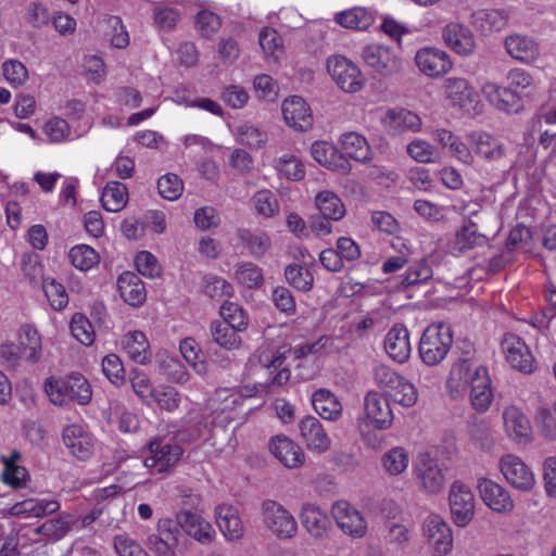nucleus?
Here are the masks:
<instances>
[{
  "mask_svg": "<svg viewBox=\"0 0 556 556\" xmlns=\"http://www.w3.org/2000/svg\"><path fill=\"white\" fill-rule=\"evenodd\" d=\"M453 344V333L448 325H430L419 341V356L428 366L440 364L448 354Z\"/></svg>",
  "mask_w": 556,
  "mask_h": 556,
  "instance_id": "1",
  "label": "nucleus"
},
{
  "mask_svg": "<svg viewBox=\"0 0 556 556\" xmlns=\"http://www.w3.org/2000/svg\"><path fill=\"white\" fill-rule=\"evenodd\" d=\"M144 466L152 473H167L179 463L184 448L175 437L154 438L148 444Z\"/></svg>",
  "mask_w": 556,
  "mask_h": 556,
  "instance_id": "2",
  "label": "nucleus"
},
{
  "mask_svg": "<svg viewBox=\"0 0 556 556\" xmlns=\"http://www.w3.org/2000/svg\"><path fill=\"white\" fill-rule=\"evenodd\" d=\"M372 376L377 386L384 389L396 403L410 407L417 402L418 393L415 386L390 366L376 365L372 369Z\"/></svg>",
  "mask_w": 556,
  "mask_h": 556,
  "instance_id": "3",
  "label": "nucleus"
},
{
  "mask_svg": "<svg viewBox=\"0 0 556 556\" xmlns=\"http://www.w3.org/2000/svg\"><path fill=\"white\" fill-rule=\"evenodd\" d=\"M263 526L278 539H292L298 532L294 516L281 503L275 500H264L261 504Z\"/></svg>",
  "mask_w": 556,
  "mask_h": 556,
  "instance_id": "4",
  "label": "nucleus"
},
{
  "mask_svg": "<svg viewBox=\"0 0 556 556\" xmlns=\"http://www.w3.org/2000/svg\"><path fill=\"white\" fill-rule=\"evenodd\" d=\"M156 531L147 539V546L153 556H178L182 552L180 526L170 518H162Z\"/></svg>",
  "mask_w": 556,
  "mask_h": 556,
  "instance_id": "5",
  "label": "nucleus"
},
{
  "mask_svg": "<svg viewBox=\"0 0 556 556\" xmlns=\"http://www.w3.org/2000/svg\"><path fill=\"white\" fill-rule=\"evenodd\" d=\"M413 472L419 490L439 494L445 485V473L439 460L427 452L419 453L413 462Z\"/></svg>",
  "mask_w": 556,
  "mask_h": 556,
  "instance_id": "6",
  "label": "nucleus"
},
{
  "mask_svg": "<svg viewBox=\"0 0 556 556\" xmlns=\"http://www.w3.org/2000/svg\"><path fill=\"white\" fill-rule=\"evenodd\" d=\"M327 71L337 86L344 92L361 91L366 83L359 67L342 55H333L327 61Z\"/></svg>",
  "mask_w": 556,
  "mask_h": 556,
  "instance_id": "7",
  "label": "nucleus"
},
{
  "mask_svg": "<svg viewBox=\"0 0 556 556\" xmlns=\"http://www.w3.org/2000/svg\"><path fill=\"white\" fill-rule=\"evenodd\" d=\"M448 504L454 523L466 527L475 516L476 501L472 491L460 481H454L448 492Z\"/></svg>",
  "mask_w": 556,
  "mask_h": 556,
  "instance_id": "8",
  "label": "nucleus"
},
{
  "mask_svg": "<svg viewBox=\"0 0 556 556\" xmlns=\"http://www.w3.org/2000/svg\"><path fill=\"white\" fill-rule=\"evenodd\" d=\"M501 346L505 359L511 368L525 375L535 371V358L520 337L514 333H506L502 339Z\"/></svg>",
  "mask_w": 556,
  "mask_h": 556,
  "instance_id": "9",
  "label": "nucleus"
},
{
  "mask_svg": "<svg viewBox=\"0 0 556 556\" xmlns=\"http://www.w3.org/2000/svg\"><path fill=\"white\" fill-rule=\"evenodd\" d=\"M498 468L505 480L514 489L529 492L534 488L535 476L520 457L506 454L500 458Z\"/></svg>",
  "mask_w": 556,
  "mask_h": 556,
  "instance_id": "10",
  "label": "nucleus"
},
{
  "mask_svg": "<svg viewBox=\"0 0 556 556\" xmlns=\"http://www.w3.org/2000/svg\"><path fill=\"white\" fill-rule=\"evenodd\" d=\"M477 490L483 504L497 514H509L515 508L509 491L498 482L481 477L477 480Z\"/></svg>",
  "mask_w": 556,
  "mask_h": 556,
  "instance_id": "11",
  "label": "nucleus"
},
{
  "mask_svg": "<svg viewBox=\"0 0 556 556\" xmlns=\"http://www.w3.org/2000/svg\"><path fill=\"white\" fill-rule=\"evenodd\" d=\"M361 55L367 66L384 77L402 68V60L389 47L382 45H367L362 49Z\"/></svg>",
  "mask_w": 556,
  "mask_h": 556,
  "instance_id": "12",
  "label": "nucleus"
},
{
  "mask_svg": "<svg viewBox=\"0 0 556 556\" xmlns=\"http://www.w3.org/2000/svg\"><path fill=\"white\" fill-rule=\"evenodd\" d=\"M493 399L494 394L489 369L483 365H479L475 368L470 379V404L476 412L485 413L489 410Z\"/></svg>",
  "mask_w": 556,
  "mask_h": 556,
  "instance_id": "13",
  "label": "nucleus"
},
{
  "mask_svg": "<svg viewBox=\"0 0 556 556\" xmlns=\"http://www.w3.org/2000/svg\"><path fill=\"white\" fill-rule=\"evenodd\" d=\"M415 62L418 70L426 76L439 78L447 74L453 63L450 55L438 48H422L416 52Z\"/></svg>",
  "mask_w": 556,
  "mask_h": 556,
  "instance_id": "14",
  "label": "nucleus"
},
{
  "mask_svg": "<svg viewBox=\"0 0 556 556\" xmlns=\"http://www.w3.org/2000/svg\"><path fill=\"white\" fill-rule=\"evenodd\" d=\"M331 514L338 527L348 535L362 538L367 531V523L362 514L350 503L338 501L332 505Z\"/></svg>",
  "mask_w": 556,
  "mask_h": 556,
  "instance_id": "15",
  "label": "nucleus"
},
{
  "mask_svg": "<svg viewBox=\"0 0 556 556\" xmlns=\"http://www.w3.org/2000/svg\"><path fill=\"white\" fill-rule=\"evenodd\" d=\"M298 429L308 451L324 454L330 448L331 439L316 417L305 416L299 421Z\"/></svg>",
  "mask_w": 556,
  "mask_h": 556,
  "instance_id": "16",
  "label": "nucleus"
},
{
  "mask_svg": "<svg viewBox=\"0 0 556 556\" xmlns=\"http://www.w3.org/2000/svg\"><path fill=\"white\" fill-rule=\"evenodd\" d=\"M285 123L295 131H307L313 127L314 118L309 105L304 99L293 96L282 103Z\"/></svg>",
  "mask_w": 556,
  "mask_h": 556,
  "instance_id": "17",
  "label": "nucleus"
},
{
  "mask_svg": "<svg viewBox=\"0 0 556 556\" xmlns=\"http://www.w3.org/2000/svg\"><path fill=\"white\" fill-rule=\"evenodd\" d=\"M424 533L438 555H446L453 543L452 530L439 515H429L424 522Z\"/></svg>",
  "mask_w": 556,
  "mask_h": 556,
  "instance_id": "18",
  "label": "nucleus"
},
{
  "mask_svg": "<svg viewBox=\"0 0 556 556\" xmlns=\"http://www.w3.org/2000/svg\"><path fill=\"white\" fill-rule=\"evenodd\" d=\"M366 419L379 430L388 429L393 421V414L387 397L377 391H369L364 399Z\"/></svg>",
  "mask_w": 556,
  "mask_h": 556,
  "instance_id": "19",
  "label": "nucleus"
},
{
  "mask_svg": "<svg viewBox=\"0 0 556 556\" xmlns=\"http://www.w3.org/2000/svg\"><path fill=\"white\" fill-rule=\"evenodd\" d=\"M62 437L65 446L76 458L85 460L93 454L94 439L83 426L73 424L65 427Z\"/></svg>",
  "mask_w": 556,
  "mask_h": 556,
  "instance_id": "20",
  "label": "nucleus"
},
{
  "mask_svg": "<svg viewBox=\"0 0 556 556\" xmlns=\"http://www.w3.org/2000/svg\"><path fill=\"white\" fill-rule=\"evenodd\" d=\"M481 91L486 100L500 111L518 113L523 108L520 94L509 87H501L495 83H485Z\"/></svg>",
  "mask_w": 556,
  "mask_h": 556,
  "instance_id": "21",
  "label": "nucleus"
},
{
  "mask_svg": "<svg viewBox=\"0 0 556 556\" xmlns=\"http://www.w3.org/2000/svg\"><path fill=\"white\" fill-rule=\"evenodd\" d=\"M381 124L391 136H399L406 131H418L421 127L420 117L405 109H389L381 116Z\"/></svg>",
  "mask_w": 556,
  "mask_h": 556,
  "instance_id": "22",
  "label": "nucleus"
},
{
  "mask_svg": "<svg viewBox=\"0 0 556 556\" xmlns=\"http://www.w3.org/2000/svg\"><path fill=\"white\" fill-rule=\"evenodd\" d=\"M271 454L287 468H300L305 462L302 447L286 435H277L269 442Z\"/></svg>",
  "mask_w": 556,
  "mask_h": 556,
  "instance_id": "23",
  "label": "nucleus"
},
{
  "mask_svg": "<svg viewBox=\"0 0 556 556\" xmlns=\"http://www.w3.org/2000/svg\"><path fill=\"white\" fill-rule=\"evenodd\" d=\"M503 420L505 432L513 441L519 444H526L531 441V424L519 407L515 405L505 407Z\"/></svg>",
  "mask_w": 556,
  "mask_h": 556,
  "instance_id": "24",
  "label": "nucleus"
},
{
  "mask_svg": "<svg viewBox=\"0 0 556 556\" xmlns=\"http://www.w3.org/2000/svg\"><path fill=\"white\" fill-rule=\"evenodd\" d=\"M468 142L475 153L486 162H496L506 155L505 143L488 132H472L468 136Z\"/></svg>",
  "mask_w": 556,
  "mask_h": 556,
  "instance_id": "25",
  "label": "nucleus"
},
{
  "mask_svg": "<svg viewBox=\"0 0 556 556\" xmlns=\"http://www.w3.org/2000/svg\"><path fill=\"white\" fill-rule=\"evenodd\" d=\"M176 519L180 529L198 542L207 544L213 541L215 530L212 525L200 515L190 510H181L176 514Z\"/></svg>",
  "mask_w": 556,
  "mask_h": 556,
  "instance_id": "26",
  "label": "nucleus"
},
{
  "mask_svg": "<svg viewBox=\"0 0 556 556\" xmlns=\"http://www.w3.org/2000/svg\"><path fill=\"white\" fill-rule=\"evenodd\" d=\"M444 43L460 55H469L475 50V39L471 31L464 25L452 22L442 29Z\"/></svg>",
  "mask_w": 556,
  "mask_h": 556,
  "instance_id": "27",
  "label": "nucleus"
},
{
  "mask_svg": "<svg viewBox=\"0 0 556 556\" xmlns=\"http://www.w3.org/2000/svg\"><path fill=\"white\" fill-rule=\"evenodd\" d=\"M384 350L393 361L405 363L412 352L408 329L403 325H394L386 334Z\"/></svg>",
  "mask_w": 556,
  "mask_h": 556,
  "instance_id": "28",
  "label": "nucleus"
},
{
  "mask_svg": "<svg viewBox=\"0 0 556 556\" xmlns=\"http://www.w3.org/2000/svg\"><path fill=\"white\" fill-rule=\"evenodd\" d=\"M507 53L521 63H531L539 59V43L530 36L514 34L505 39Z\"/></svg>",
  "mask_w": 556,
  "mask_h": 556,
  "instance_id": "29",
  "label": "nucleus"
},
{
  "mask_svg": "<svg viewBox=\"0 0 556 556\" xmlns=\"http://www.w3.org/2000/svg\"><path fill=\"white\" fill-rule=\"evenodd\" d=\"M60 509V503L56 500H37L28 498L15 503L8 511L9 516L18 518L36 517L41 518L53 514Z\"/></svg>",
  "mask_w": 556,
  "mask_h": 556,
  "instance_id": "30",
  "label": "nucleus"
},
{
  "mask_svg": "<svg viewBox=\"0 0 556 556\" xmlns=\"http://www.w3.org/2000/svg\"><path fill=\"white\" fill-rule=\"evenodd\" d=\"M300 520L312 538L320 540L327 536L330 520L318 506L311 503L303 504Z\"/></svg>",
  "mask_w": 556,
  "mask_h": 556,
  "instance_id": "31",
  "label": "nucleus"
},
{
  "mask_svg": "<svg viewBox=\"0 0 556 556\" xmlns=\"http://www.w3.org/2000/svg\"><path fill=\"white\" fill-rule=\"evenodd\" d=\"M215 519L227 540H238L243 535L244 527L236 507L227 504L218 505L215 508Z\"/></svg>",
  "mask_w": 556,
  "mask_h": 556,
  "instance_id": "32",
  "label": "nucleus"
},
{
  "mask_svg": "<svg viewBox=\"0 0 556 556\" xmlns=\"http://www.w3.org/2000/svg\"><path fill=\"white\" fill-rule=\"evenodd\" d=\"M488 242V237L479 230L478 225L470 217H467L456 231L454 249L463 253L475 248L484 247Z\"/></svg>",
  "mask_w": 556,
  "mask_h": 556,
  "instance_id": "33",
  "label": "nucleus"
},
{
  "mask_svg": "<svg viewBox=\"0 0 556 556\" xmlns=\"http://www.w3.org/2000/svg\"><path fill=\"white\" fill-rule=\"evenodd\" d=\"M314 410L325 420L337 421L341 418L343 406L339 399L327 389H318L312 394Z\"/></svg>",
  "mask_w": 556,
  "mask_h": 556,
  "instance_id": "34",
  "label": "nucleus"
},
{
  "mask_svg": "<svg viewBox=\"0 0 556 556\" xmlns=\"http://www.w3.org/2000/svg\"><path fill=\"white\" fill-rule=\"evenodd\" d=\"M122 299L131 306H140L147 298L143 281L134 273L125 271L117 280Z\"/></svg>",
  "mask_w": 556,
  "mask_h": 556,
  "instance_id": "35",
  "label": "nucleus"
},
{
  "mask_svg": "<svg viewBox=\"0 0 556 556\" xmlns=\"http://www.w3.org/2000/svg\"><path fill=\"white\" fill-rule=\"evenodd\" d=\"M17 346L25 359L29 364H36L40 361L42 354L41 338L36 328L30 325H23L18 330Z\"/></svg>",
  "mask_w": 556,
  "mask_h": 556,
  "instance_id": "36",
  "label": "nucleus"
},
{
  "mask_svg": "<svg viewBox=\"0 0 556 556\" xmlns=\"http://www.w3.org/2000/svg\"><path fill=\"white\" fill-rule=\"evenodd\" d=\"M443 89L454 106L465 109L475 100V90L465 78L448 77L444 80Z\"/></svg>",
  "mask_w": 556,
  "mask_h": 556,
  "instance_id": "37",
  "label": "nucleus"
},
{
  "mask_svg": "<svg viewBox=\"0 0 556 556\" xmlns=\"http://www.w3.org/2000/svg\"><path fill=\"white\" fill-rule=\"evenodd\" d=\"M334 21L348 29L365 30L374 24L375 13L370 9L355 7L337 13Z\"/></svg>",
  "mask_w": 556,
  "mask_h": 556,
  "instance_id": "38",
  "label": "nucleus"
},
{
  "mask_svg": "<svg viewBox=\"0 0 556 556\" xmlns=\"http://www.w3.org/2000/svg\"><path fill=\"white\" fill-rule=\"evenodd\" d=\"M76 521L77 518L74 515L62 513L37 527L35 533L45 536L47 541L55 542L63 539Z\"/></svg>",
  "mask_w": 556,
  "mask_h": 556,
  "instance_id": "39",
  "label": "nucleus"
},
{
  "mask_svg": "<svg viewBox=\"0 0 556 556\" xmlns=\"http://www.w3.org/2000/svg\"><path fill=\"white\" fill-rule=\"evenodd\" d=\"M124 350L138 364L146 365L151 361L150 344L142 331L134 330L125 334Z\"/></svg>",
  "mask_w": 556,
  "mask_h": 556,
  "instance_id": "40",
  "label": "nucleus"
},
{
  "mask_svg": "<svg viewBox=\"0 0 556 556\" xmlns=\"http://www.w3.org/2000/svg\"><path fill=\"white\" fill-rule=\"evenodd\" d=\"M342 149L353 160L365 163L371 160V149L367 139L355 131L345 132L340 139Z\"/></svg>",
  "mask_w": 556,
  "mask_h": 556,
  "instance_id": "41",
  "label": "nucleus"
},
{
  "mask_svg": "<svg viewBox=\"0 0 556 556\" xmlns=\"http://www.w3.org/2000/svg\"><path fill=\"white\" fill-rule=\"evenodd\" d=\"M128 202L127 187L119 181H110L104 187L101 194V203L105 211L117 213L122 211Z\"/></svg>",
  "mask_w": 556,
  "mask_h": 556,
  "instance_id": "42",
  "label": "nucleus"
},
{
  "mask_svg": "<svg viewBox=\"0 0 556 556\" xmlns=\"http://www.w3.org/2000/svg\"><path fill=\"white\" fill-rule=\"evenodd\" d=\"M315 205L320 215L332 220H340L345 215V206L341 199L330 190H324L316 194Z\"/></svg>",
  "mask_w": 556,
  "mask_h": 556,
  "instance_id": "43",
  "label": "nucleus"
},
{
  "mask_svg": "<svg viewBox=\"0 0 556 556\" xmlns=\"http://www.w3.org/2000/svg\"><path fill=\"white\" fill-rule=\"evenodd\" d=\"M21 459L18 451H12L9 456H2L1 460L4 465L2 472V480L5 484L12 488H22L25 485L28 472L26 468L18 466L17 460Z\"/></svg>",
  "mask_w": 556,
  "mask_h": 556,
  "instance_id": "44",
  "label": "nucleus"
},
{
  "mask_svg": "<svg viewBox=\"0 0 556 556\" xmlns=\"http://www.w3.org/2000/svg\"><path fill=\"white\" fill-rule=\"evenodd\" d=\"M473 24L482 33L500 31L507 24V15L497 9H481L472 15Z\"/></svg>",
  "mask_w": 556,
  "mask_h": 556,
  "instance_id": "45",
  "label": "nucleus"
},
{
  "mask_svg": "<svg viewBox=\"0 0 556 556\" xmlns=\"http://www.w3.org/2000/svg\"><path fill=\"white\" fill-rule=\"evenodd\" d=\"M237 236L254 257H262L271 247L269 236L261 230L239 229Z\"/></svg>",
  "mask_w": 556,
  "mask_h": 556,
  "instance_id": "46",
  "label": "nucleus"
},
{
  "mask_svg": "<svg viewBox=\"0 0 556 556\" xmlns=\"http://www.w3.org/2000/svg\"><path fill=\"white\" fill-rule=\"evenodd\" d=\"M274 168L279 177L290 181H300L305 177V166L302 161L293 154H283L275 160Z\"/></svg>",
  "mask_w": 556,
  "mask_h": 556,
  "instance_id": "47",
  "label": "nucleus"
},
{
  "mask_svg": "<svg viewBox=\"0 0 556 556\" xmlns=\"http://www.w3.org/2000/svg\"><path fill=\"white\" fill-rule=\"evenodd\" d=\"M409 464L408 452L401 446L392 447L381 457V466L389 476H400L406 471Z\"/></svg>",
  "mask_w": 556,
  "mask_h": 556,
  "instance_id": "48",
  "label": "nucleus"
},
{
  "mask_svg": "<svg viewBox=\"0 0 556 556\" xmlns=\"http://www.w3.org/2000/svg\"><path fill=\"white\" fill-rule=\"evenodd\" d=\"M258 43L267 59L277 62L283 54V42L278 31L271 27H263L258 34Z\"/></svg>",
  "mask_w": 556,
  "mask_h": 556,
  "instance_id": "49",
  "label": "nucleus"
},
{
  "mask_svg": "<svg viewBox=\"0 0 556 556\" xmlns=\"http://www.w3.org/2000/svg\"><path fill=\"white\" fill-rule=\"evenodd\" d=\"M211 332L214 341L227 350L237 349L241 344L239 336V332L241 331L226 323H223L222 320H215L212 323Z\"/></svg>",
  "mask_w": 556,
  "mask_h": 556,
  "instance_id": "50",
  "label": "nucleus"
},
{
  "mask_svg": "<svg viewBox=\"0 0 556 556\" xmlns=\"http://www.w3.org/2000/svg\"><path fill=\"white\" fill-rule=\"evenodd\" d=\"M468 433L473 444L483 451H489L494 444L489 422L483 418H475L468 425Z\"/></svg>",
  "mask_w": 556,
  "mask_h": 556,
  "instance_id": "51",
  "label": "nucleus"
},
{
  "mask_svg": "<svg viewBox=\"0 0 556 556\" xmlns=\"http://www.w3.org/2000/svg\"><path fill=\"white\" fill-rule=\"evenodd\" d=\"M285 276L289 285L299 291L307 292L313 288L314 277L312 273L299 264L288 265L285 269Z\"/></svg>",
  "mask_w": 556,
  "mask_h": 556,
  "instance_id": "52",
  "label": "nucleus"
},
{
  "mask_svg": "<svg viewBox=\"0 0 556 556\" xmlns=\"http://www.w3.org/2000/svg\"><path fill=\"white\" fill-rule=\"evenodd\" d=\"M70 258L72 264L79 270L87 271L98 265L99 254L87 244H79L71 249Z\"/></svg>",
  "mask_w": 556,
  "mask_h": 556,
  "instance_id": "53",
  "label": "nucleus"
},
{
  "mask_svg": "<svg viewBox=\"0 0 556 556\" xmlns=\"http://www.w3.org/2000/svg\"><path fill=\"white\" fill-rule=\"evenodd\" d=\"M252 204L256 214L266 218L273 217L279 212L278 200L268 189L256 191L252 198Z\"/></svg>",
  "mask_w": 556,
  "mask_h": 556,
  "instance_id": "54",
  "label": "nucleus"
},
{
  "mask_svg": "<svg viewBox=\"0 0 556 556\" xmlns=\"http://www.w3.org/2000/svg\"><path fill=\"white\" fill-rule=\"evenodd\" d=\"M70 400L80 405L91 401L92 391L88 380L79 374H72L67 377Z\"/></svg>",
  "mask_w": 556,
  "mask_h": 556,
  "instance_id": "55",
  "label": "nucleus"
},
{
  "mask_svg": "<svg viewBox=\"0 0 556 556\" xmlns=\"http://www.w3.org/2000/svg\"><path fill=\"white\" fill-rule=\"evenodd\" d=\"M180 352L186 362L199 375H204L207 370L203 355L200 353L198 343L192 338H186L180 342Z\"/></svg>",
  "mask_w": 556,
  "mask_h": 556,
  "instance_id": "56",
  "label": "nucleus"
},
{
  "mask_svg": "<svg viewBox=\"0 0 556 556\" xmlns=\"http://www.w3.org/2000/svg\"><path fill=\"white\" fill-rule=\"evenodd\" d=\"M288 352L290 349L286 346L274 349L269 344H265L257 350L256 356L263 367L277 370L283 365Z\"/></svg>",
  "mask_w": 556,
  "mask_h": 556,
  "instance_id": "57",
  "label": "nucleus"
},
{
  "mask_svg": "<svg viewBox=\"0 0 556 556\" xmlns=\"http://www.w3.org/2000/svg\"><path fill=\"white\" fill-rule=\"evenodd\" d=\"M235 276L239 283L250 289L261 287L264 281L262 269L251 262L238 265Z\"/></svg>",
  "mask_w": 556,
  "mask_h": 556,
  "instance_id": "58",
  "label": "nucleus"
},
{
  "mask_svg": "<svg viewBox=\"0 0 556 556\" xmlns=\"http://www.w3.org/2000/svg\"><path fill=\"white\" fill-rule=\"evenodd\" d=\"M70 328L73 337L81 344L89 346L93 343L94 330L91 323L85 315L80 313L74 314Z\"/></svg>",
  "mask_w": 556,
  "mask_h": 556,
  "instance_id": "59",
  "label": "nucleus"
},
{
  "mask_svg": "<svg viewBox=\"0 0 556 556\" xmlns=\"http://www.w3.org/2000/svg\"><path fill=\"white\" fill-rule=\"evenodd\" d=\"M43 292L54 309H63L68 303V295L63 285L54 278H43Z\"/></svg>",
  "mask_w": 556,
  "mask_h": 556,
  "instance_id": "60",
  "label": "nucleus"
},
{
  "mask_svg": "<svg viewBox=\"0 0 556 556\" xmlns=\"http://www.w3.org/2000/svg\"><path fill=\"white\" fill-rule=\"evenodd\" d=\"M237 141L250 148L260 149L267 141V134L253 125L244 124L237 128Z\"/></svg>",
  "mask_w": 556,
  "mask_h": 556,
  "instance_id": "61",
  "label": "nucleus"
},
{
  "mask_svg": "<svg viewBox=\"0 0 556 556\" xmlns=\"http://www.w3.org/2000/svg\"><path fill=\"white\" fill-rule=\"evenodd\" d=\"M220 315L223 323L230 325L237 330L243 331L248 327V317L237 303L225 301L220 306Z\"/></svg>",
  "mask_w": 556,
  "mask_h": 556,
  "instance_id": "62",
  "label": "nucleus"
},
{
  "mask_svg": "<svg viewBox=\"0 0 556 556\" xmlns=\"http://www.w3.org/2000/svg\"><path fill=\"white\" fill-rule=\"evenodd\" d=\"M2 73L12 87L23 86L28 80L27 67L18 60H7L2 64Z\"/></svg>",
  "mask_w": 556,
  "mask_h": 556,
  "instance_id": "63",
  "label": "nucleus"
},
{
  "mask_svg": "<svg viewBox=\"0 0 556 556\" xmlns=\"http://www.w3.org/2000/svg\"><path fill=\"white\" fill-rule=\"evenodd\" d=\"M161 197L168 201H175L182 194L184 184L176 174H166L157 181Z\"/></svg>",
  "mask_w": 556,
  "mask_h": 556,
  "instance_id": "64",
  "label": "nucleus"
}]
</instances>
